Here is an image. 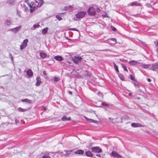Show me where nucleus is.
<instances>
[{
	"instance_id": "2eb2a0df",
	"label": "nucleus",
	"mask_w": 158,
	"mask_h": 158,
	"mask_svg": "<svg viewBox=\"0 0 158 158\" xmlns=\"http://www.w3.org/2000/svg\"><path fill=\"white\" fill-rule=\"evenodd\" d=\"M70 119V117L67 118L66 116H64L62 118V120L63 121H69Z\"/></svg>"
},
{
	"instance_id": "5701e85b",
	"label": "nucleus",
	"mask_w": 158,
	"mask_h": 158,
	"mask_svg": "<svg viewBox=\"0 0 158 158\" xmlns=\"http://www.w3.org/2000/svg\"><path fill=\"white\" fill-rule=\"evenodd\" d=\"M149 65L147 64H144L143 65V68L144 69H147L148 68Z\"/></svg>"
},
{
	"instance_id": "cd10ccee",
	"label": "nucleus",
	"mask_w": 158,
	"mask_h": 158,
	"mask_svg": "<svg viewBox=\"0 0 158 158\" xmlns=\"http://www.w3.org/2000/svg\"><path fill=\"white\" fill-rule=\"evenodd\" d=\"M72 152L71 151H69L68 152L66 153L65 154V156H68L69 155L70 153L71 152Z\"/></svg>"
},
{
	"instance_id": "1a4fd4ad",
	"label": "nucleus",
	"mask_w": 158,
	"mask_h": 158,
	"mask_svg": "<svg viewBox=\"0 0 158 158\" xmlns=\"http://www.w3.org/2000/svg\"><path fill=\"white\" fill-rule=\"evenodd\" d=\"M54 59L56 60L61 61L63 60V58L61 56H57L54 57Z\"/></svg>"
},
{
	"instance_id": "412c9836",
	"label": "nucleus",
	"mask_w": 158,
	"mask_h": 158,
	"mask_svg": "<svg viewBox=\"0 0 158 158\" xmlns=\"http://www.w3.org/2000/svg\"><path fill=\"white\" fill-rule=\"evenodd\" d=\"M141 5L140 3L136 2L132 3L131 4V6H139Z\"/></svg>"
},
{
	"instance_id": "c03bdc74",
	"label": "nucleus",
	"mask_w": 158,
	"mask_h": 158,
	"mask_svg": "<svg viewBox=\"0 0 158 158\" xmlns=\"http://www.w3.org/2000/svg\"><path fill=\"white\" fill-rule=\"evenodd\" d=\"M68 63H69V64H71V62L70 61H68Z\"/></svg>"
},
{
	"instance_id": "49530a36",
	"label": "nucleus",
	"mask_w": 158,
	"mask_h": 158,
	"mask_svg": "<svg viewBox=\"0 0 158 158\" xmlns=\"http://www.w3.org/2000/svg\"><path fill=\"white\" fill-rule=\"evenodd\" d=\"M35 2H36V3H38V2H37V1L35 0Z\"/></svg>"
},
{
	"instance_id": "a18cd8bd",
	"label": "nucleus",
	"mask_w": 158,
	"mask_h": 158,
	"mask_svg": "<svg viewBox=\"0 0 158 158\" xmlns=\"http://www.w3.org/2000/svg\"><path fill=\"white\" fill-rule=\"evenodd\" d=\"M109 119L110 121H111V118H109Z\"/></svg>"
},
{
	"instance_id": "bb28decb",
	"label": "nucleus",
	"mask_w": 158,
	"mask_h": 158,
	"mask_svg": "<svg viewBox=\"0 0 158 158\" xmlns=\"http://www.w3.org/2000/svg\"><path fill=\"white\" fill-rule=\"evenodd\" d=\"M157 66H156V65H154L152 67V68H153L152 69V70H153L154 71H156V69H157Z\"/></svg>"
},
{
	"instance_id": "3c124183",
	"label": "nucleus",
	"mask_w": 158,
	"mask_h": 158,
	"mask_svg": "<svg viewBox=\"0 0 158 158\" xmlns=\"http://www.w3.org/2000/svg\"><path fill=\"white\" fill-rule=\"evenodd\" d=\"M50 158H51V157H50Z\"/></svg>"
},
{
	"instance_id": "f3484780",
	"label": "nucleus",
	"mask_w": 158,
	"mask_h": 158,
	"mask_svg": "<svg viewBox=\"0 0 158 158\" xmlns=\"http://www.w3.org/2000/svg\"><path fill=\"white\" fill-rule=\"evenodd\" d=\"M18 110L19 111L21 112H24L26 111L27 110L25 109L22 108L21 107H19L18 108Z\"/></svg>"
},
{
	"instance_id": "a878e982",
	"label": "nucleus",
	"mask_w": 158,
	"mask_h": 158,
	"mask_svg": "<svg viewBox=\"0 0 158 158\" xmlns=\"http://www.w3.org/2000/svg\"><path fill=\"white\" fill-rule=\"evenodd\" d=\"M130 76L131 77V79L134 81H135V77L131 75Z\"/></svg>"
},
{
	"instance_id": "2f4dec72",
	"label": "nucleus",
	"mask_w": 158,
	"mask_h": 158,
	"mask_svg": "<svg viewBox=\"0 0 158 158\" xmlns=\"http://www.w3.org/2000/svg\"><path fill=\"white\" fill-rule=\"evenodd\" d=\"M95 10V11H96L97 12H99L101 11V10H100V9L98 8H96Z\"/></svg>"
},
{
	"instance_id": "20e7f679",
	"label": "nucleus",
	"mask_w": 158,
	"mask_h": 158,
	"mask_svg": "<svg viewBox=\"0 0 158 158\" xmlns=\"http://www.w3.org/2000/svg\"><path fill=\"white\" fill-rule=\"evenodd\" d=\"M91 150L95 153L101 152H102V149L98 147H94L92 148Z\"/></svg>"
},
{
	"instance_id": "423d86ee",
	"label": "nucleus",
	"mask_w": 158,
	"mask_h": 158,
	"mask_svg": "<svg viewBox=\"0 0 158 158\" xmlns=\"http://www.w3.org/2000/svg\"><path fill=\"white\" fill-rule=\"evenodd\" d=\"M111 155L112 156L114 157L121 158L122 157V156L116 151H112L111 153Z\"/></svg>"
},
{
	"instance_id": "9b49d317",
	"label": "nucleus",
	"mask_w": 158,
	"mask_h": 158,
	"mask_svg": "<svg viewBox=\"0 0 158 158\" xmlns=\"http://www.w3.org/2000/svg\"><path fill=\"white\" fill-rule=\"evenodd\" d=\"M36 85L37 86H39L41 83V79L39 77H37L36 78Z\"/></svg>"
},
{
	"instance_id": "ea45409f",
	"label": "nucleus",
	"mask_w": 158,
	"mask_h": 158,
	"mask_svg": "<svg viewBox=\"0 0 158 158\" xmlns=\"http://www.w3.org/2000/svg\"><path fill=\"white\" fill-rule=\"evenodd\" d=\"M147 81H148L150 82L151 81V80L150 78H148L147 79Z\"/></svg>"
},
{
	"instance_id": "37998d69",
	"label": "nucleus",
	"mask_w": 158,
	"mask_h": 158,
	"mask_svg": "<svg viewBox=\"0 0 158 158\" xmlns=\"http://www.w3.org/2000/svg\"><path fill=\"white\" fill-rule=\"evenodd\" d=\"M69 94H72V92L71 91H69Z\"/></svg>"
},
{
	"instance_id": "6e6552de",
	"label": "nucleus",
	"mask_w": 158,
	"mask_h": 158,
	"mask_svg": "<svg viewBox=\"0 0 158 158\" xmlns=\"http://www.w3.org/2000/svg\"><path fill=\"white\" fill-rule=\"evenodd\" d=\"M27 74L28 77H31L33 75V73L31 70L29 69L27 72Z\"/></svg>"
},
{
	"instance_id": "f03ea898",
	"label": "nucleus",
	"mask_w": 158,
	"mask_h": 158,
	"mask_svg": "<svg viewBox=\"0 0 158 158\" xmlns=\"http://www.w3.org/2000/svg\"><path fill=\"white\" fill-rule=\"evenodd\" d=\"M87 13L89 15L91 16H94L96 14V12L95 9L91 7L89 8L87 10Z\"/></svg>"
},
{
	"instance_id": "72a5a7b5",
	"label": "nucleus",
	"mask_w": 158,
	"mask_h": 158,
	"mask_svg": "<svg viewBox=\"0 0 158 158\" xmlns=\"http://www.w3.org/2000/svg\"><path fill=\"white\" fill-rule=\"evenodd\" d=\"M39 27V25L38 24H35L33 26V27L35 28H36L37 27Z\"/></svg>"
},
{
	"instance_id": "09e8293b",
	"label": "nucleus",
	"mask_w": 158,
	"mask_h": 158,
	"mask_svg": "<svg viewBox=\"0 0 158 158\" xmlns=\"http://www.w3.org/2000/svg\"><path fill=\"white\" fill-rule=\"evenodd\" d=\"M131 95V94H129V95L130 96Z\"/></svg>"
},
{
	"instance_id": "c85d7f7f",
	"label": "nucleus",
	"mask_w": 158,
	"mask_h": 158,
	"mask_svg": "<svg viewBox=\"0 0 158 158\" xmlns=\"http://www.w3.org/2000/svg\"><path fill=\"white\" fill-rule=\"evenodd\" d=\"M50 157L46 155H45L43 156L42 158H50Z\"/></svg>"
},
{
	"instance_id": "c756f323",
	"label": "nucleus",
	"mask_w": 158,
	"mask_h": 158,
	"mask_svg": "<svg viewBox=\"0 0 158 158\" xmlns=\"http://www.w3.org/2000/svg\"><path fill=\"white\" fill-rule=\"evenodd\" d=\"M111 28L112 29V30L113 31H116V29L114 26H111Z\"/></svg>"
},
{
	"instance_id": "0eeeda50",
	"label": "nucleus",
	"mask_w": 158,
	"mask_h": 158,
	"mask_svg": "<svg viewBox=\"0 0 158 158\" xmlns=\"http://www.w3.org/2000/svg\"><path fill=\"white\" fill-rule=\"evenodd\" d=\"M28 42V40L27 39L24 40L23 44L20 46V49L21 50H22L27 46Z\"/></svg>"
},
{
	"instance_id": "39448f33",
	"label": "nucleus",
	"mask_w": 158,
	"mask_h": 158,
	"mask_svg": "<svg viewBox=\"0 0 158 158\" xmlns=\"http://www.w3.org/2000/svg\"><path fill=\"white\" fill-rule=\"evenodd\" d=\"M81 59L82 58L81 56H75L73 59L72 60L74 63L77 64L81 61Z\"/></svg>"
},
{
	"instance_id": "79ce46f5",
	"label": "nucleus",
	"mask_w": 158,
	"mask_h": 158,
	"mask_svg": "<svg viewBox=\"0 0 158 158\" xmlns=\"http://www.w3.org/2000/svg\"><path fill=\"white\" fill-rule=\"evenodd\" d=\"M102 16L104 17H107L106 15H102Z\"/></svg>"
},
{
	"instance_id": "e433bc0d",
	"label": "nucleus",
	"mask_w": 158,
	"mask_h": 158,
	"mask_svg": "<svg viewBox=\"0 0 158 158\" xmlns=\"http://www.w3.org/2000/svg\"><path fill=\"white\" fill-rule=\"evenodd\" d=\"M120 79H121V80H123V81H124V77L122 75L120 77Z\"/></svg>"
},
{
	"instance_id": "a19ab883",
	"label": "nucleus",
	"mask_w": 158,
	"mask_h": 158,
	"mask_svg": "<svg viewBox=\"0 0 158 158\" xmlns=\"http://www.w3.org/2000/svg\"><path fill=\"white\" fill-rule=\"evenodd\" d=\"M96 156H98L100 157L101 155L100 154H96Z\"/></svg>"
},
{
	"instance_id": "473e14b6",
	"label": "nucleus",
	"mask_w": 158,
	"mask_h": 158,
	"mask_svg": "<svg viewBox=\"0 0 158 158\" xmlns=\"http://www.w3.org/2000/svg\"><path fill=\"white\" fill-rule=\"evenodd\" d=\"M59 80V78L58 77H55L54 78V80L55 81H57Z\"/></svg>"
},
{
	"instance_id": "f257e3e1",
	"label": "nucleus",
	"mask_w": 158,
	"mask_h": 158,
	"mask_svg": "<svg viewBox=\"0 0 158 158\" xmlns=\"http://www.w3.org/2000/svg\"><path fill=\"white\" fill-rule=\"evenodd\" d=\"M126 118L125 116L117 114L114 116L112 120L117 123H121L124 121Z\"/></svg>"
},
{
	"instance_id": "b1692460",
	"label": "nucleus",
	"mask_w": 158,
	"mask_h": 158,
	"mask_svg": "<svg viewBox=\"0 0 158 158\" xmlns=\"http://www.w3.org/2000/svg\"><path fill=\"white\" fill-rule=\"evenodd\" d=\"M122 68L124 71H126L127 73L128 72L127 67L125 65H122Z\"/></svg>"
},
{
	"instance_id": "de8ad7c7",
	"label": "nucleus",
	"mask_w": 158,
	"mask_h": 158,
	"mask_svg": "<svg viewBox=\"0 0 158 158\" xmlns=\"http://www.w3.org/2000/svg\"><path fill=\"white\" fill-rule=\"evenodd\" d=\"M156 44H157V46L158 47V42H157Z\"/></svg>"
},
{
	"instance_id": "393cba45",
	"label": "nucleus",
	"mask_w": 158,
	"mask_h": 158,
	"mask_svg": "<svg viewBox=\"0 0 158 158\" xmlns=\"http://www.w3.org/2000/svg\"><path fill=\"white\" fill-rule=\"evenodd\" d=\"M114 67L115 69L116 70V71L117 72H119V71H118V68L117 66L114 63Z\"/></svg>"
},
{
	"instance_id": "6ab92c4d",
	"label": "nucleus",
	"mask_w": 158,
	"mask_h": 158,
	"mask_svg": "<svg viewBox=\"0 0 158 158\" xmlns=\"http://www.w3.org/2000/svg\"><path fill=\"white\" fill-rule=\"evenodd\" d=\"M48 29V28L47 27L44 28L42 30V33L43 34H45L47 32V31Z\"/></svg>"
},
{
	"instance_id": "8fccbe9b",
	"label": "nucleus",
	"mask_w": 158,
	"mask_h": 158,
	"mask_svg": "<svg viewBox=\"0 0 158 158\" xmlns=\"http://www.w3.org/2000/svg\"><path fill=\"white\" fill-rule=\"evenodd\" d=\"M1 118V117L0 116V119Z\"/></svg>"
},
{
	"instance_id": "4c0bfd02",
	"label": "nucleus",
	"mask_w": 158,
	"mask_h": 158,
	"mask_svg": "<svg viewBox=\"0 0 158 158\" xmlns=\"http://www.w3.org/2000/svg\"><path fill=\"white\" fill-rule=\"evenodd\" d=\"M23 102H27L28 101V99H23L22 100Z\"/></svg>"
},
{
	"instance_id": "f704fd0d",
	"label": "nucleus",
	"mask_w": 158,
	"mask_h": 158,
	"mask_svg": "<svg viewBox=\"0 0 158 158\" xmlns=\"http://www.w3.org/2000/svg\"><path fill=\"white\" fill-rule=\"evenodd\" d=\"M110 40L112 41H113L115 42V43H116V40L114 38H111L110 39Z\"/></svg>"
},
{
	"instance_id": "a211bd4d",
	"label": "nucleus",
	"mask_w": 158,
	"mask_h": 158,
	"mask_svg": "<svg viewBox=\"0 0 158 158\" xmlns=\"http://www.w3.org/2000/svg\"><path fill=\"white\" fill-rule=\"evenodd\" d=\"M140 125L139 124L134 123H132L131 124V126L133 127H140Z\"/></svg>"
},
{
	"instance_id": "4468645a",
	"label": "nucleus",
	"mask_w": 158,
	"mask_h": 158,
	"mask_svg": "<svg viewBox=\"0 0 158 158\" xmlns=\"http://www.w3.org/2000/svg\"><path fill=\"white\" fill-rule=\"evenodd\" d=\"M28 5L30 7V12L31 13L35 10V6H32L30 4H28Z\"/></svg>"
},
{
	"instance_id": "58836bf2",
	"label": "nucleus",
	"mask_w": 158,
	"mask_h": 158,
	"mask_svg": "<svg viewBox=\"0 0 158 158\" xmlns=\"http://www.w3.org/2000/svg\"><path fill=\"white\" fill-rule=\"evenodd\" d=\"M43 74L44 75H46V73L45 71H43Z\"/></svg>"
},
{
	"instance_id": "c9c22d12",
	"label": "nucleus",
	"mask_w": 158,
	"mask_h": 158,
	"mask_svg": "<svg viewBox=\"0 0 158 158\" xmlns=\"http://www.w3.org/2000/svg\"><path fill=\"white\" fill-rule=\"evenodd\" d=\"M41 109L44 111H45L46 110V108L44 106H42L41 107Z\"/></svg>"
},
{
	"instance_id": "7ed1b4c3",
	"label": "nucleus",
	"mask_w": 158,
	"mask_h": 158,
	"mask_svg": "<svg viewBox=\"0 0 158 158\" xmlns=\"http://www.w3.org/2000/svg\"><path fill=\"white\" fill-rule=\"evenodd\" d=\"M86 15V12L85 11H81L78 12L76 15V17L78 19H81L84 17Z\"/></svg>"
},
{
	"instance_id": "f8f14e48",
	"label": "nucleus",
	"mask_w": 158,
	"mask_h": 158,
	"mask_svg": "<svg viewBox=\"0 0 158 158\" xmlns=\"http://www.w3.org/2000/svg\"><path fill=\"white\" fill-rule=\"evenodd\" d=\"M84 153V151L82 150H79L76 151L75 153L78 154H83Z\"/></svg>"
},
{
	"instance_id": "dca6fc26",
	"label": "nucleus",
	"mask_w": 158,
	"mask_h": 158,
	"mask_svg": "<svg viewBox=\"0 0 158 158\" xmlns=\"http://www.w3.org/2000/svg\"><path fill=\"white\" fill-rule=\"evenodd\" d=\"M40 55L41 58H44L46 57L47 54L43 52H40Z\"/></svg>"
},
{
	"instance_id": "ddd939ff",
	"label": "nucleus",
	"mask_w": 158,
	"mask_h": 158,
	"mask_svg": "<svg viewBox=\"0 0 158 158\" xmlns=\"http://www.w3.org/2000/svg\"><path fill=\"white\" fill-rule=\"evenodd\" d=\"M86 155L89 157H93V154L91 152L89 151H86L85 153Z\"/></svg>"
},
{
	"instance_id": "4be33fe9",
	"label": "nucleus",
	"mask_w": 158,
	"mask_h": 158,
	"mask_svg": "<svg viewBox=\"0 0 158 158\" xmlns=\"http://www.w3.org/2000/svg\"><path fill=\"white\" fill-rule=\"evenodd\" d=\"M21 28V27L20 26L18 27H16L14 28L13 29V30L14 31H19L20 29Z\"/></svg>"
},
{
	"instance_id": "aec40b11",
	"label": "nucleus",
	"mask_w": 158,
	"mask_h": 158,
	"mask_svg": "<svg viewBox=\"0 0 158 158\" xmlns=\"http://www.w3.org/2000/svg\"><path fill=\"white\" fill-rule=\"evenodd\" d=\"M85 118L89 122L94 123H95V121L94 120L91 119H89L86 117H85Z\"/></svg>"
},
{
	"instance_id": "9d476101",
	"label": "nucleus",
	"mask_w": 158,
	"mask_h": 158,
	"mask_svg": "<svg viewBox=\"0 0 158 158\" xmlns=\"http://www.w3.org/2000/svg\"><path fill=\"white\" fill-rule=\"evenodd\" d=\"M129 63L131 65H135L137 64L138 63V62L136 61L133 60L131 61H130L129 62Z\"/></svg>"
},
{
	"instance_id": "7c9ffc66",
	"label": "nucleus",
	"mask_w": 158,
	"mask_h": 158,
	"mask_svg": "<svg viewBox=\"0 0 158 158\" xmlns=\"http://www.w3.org/2000/svg\"><path fill=\"white\" fill-rule=\"evenodd\" d=\"M56 18L58 19L59 21L61 20L62 19L58 15H56Z\"/></svg>"
}]
</instances>
